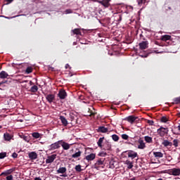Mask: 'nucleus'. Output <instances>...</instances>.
<instances>
[{
	"label": "nucleus",
	"mask_w": 180,
	"mask_h": 180,
	"mask_svg": "<svg viewBox=\"0 0 180 180\" xmlns=\"http://www.w3.org/2000/svg\"><path fill=\"white\" fill-rule=\"evenodd\" d=\"M158 180H162V179H158Z\"/></svg>",
	"instance_id": "nucleus-59"
},
{
	"label": "nucleus",
	"mask_w": 180,
	"mask_h": 180,
	"mask_svg": "<svg viewBox=\"0 0 180 180\" xmlns=\"http://www.w3.org/2000/svg\"><path fill=\"white\" fill-rule=\"evenodd\" d=\"M136 1L139 6H141L142 5H146V2H147V0H136Z\"/></svg>",
	"instance_id": "nucleus-34"
},
{
	"label": "nucleus",
	"mask_w": 180,
	"mask_h": 180,
	"mask_svg": "<svg viewBox=\"0 0 180 180\" xmlns=\"http://www.w3.org/2000/svg\"><path fill=\"white\" fill-rule=\"evenodd\" d=\"M160 122H162V123H167L168 122V118H167V117H162Z\"/></svg>",
	"instance_id": "nucleus-41"
},
{
	"label": "nucleus",
	"mask_w": 180,
	"mask_h": 180,
	"mask_svg": "<svg viewBox=\"0 0 180 180\" xmlns=\"http://www.w3.org/2000/svg\"><path fill=\"white\" fill-rule=\"evenodd\" d=\"M157 133L160 137H164V136L168 133V129L161 127L158 129Z\"/></svg>",
	"instance_id": "nucleus-4"
},
{
	"label": "nucleus",
	"mask_w": 180,
	"mask_h": 180,
	"mask_svg": "<svg viewBox=\"0 0 180 180\" xmlns=\"http://www.w3.org/2000/svg\"><path fill=\"white\" fill-rule=\"evenodd\" d=\"M126 164L128 165V169H131V168H133V162H130V160H127Z\"/></svg>",
	"instance_id": "nucleus-33"
},
{
	"label": "nucleus",
	"mask_w": 180,
	"mask_h": 180,
	"mask_svg": "<svg viewBox=\"0 0 180 180\" xmlns=\"http://www.w3.org/2000/svg\"><path fill=\"white\" fill-rule=\"evenodd\" d=\"M0 129H2V126L1 125H0Z\"/></svg>",
	"instance_id": "nucleus-57"
},
{
	"label": "nucleus",
	"mask_w": 180,
	"mask_h": 180,
	"mask_svg": "<svg viewBox=\"0 0 180 180\" xmlns=\"http://www.w3.org/2000/svg\"><path fill=\"white\" fill-rule=\"evenodd\" d=\"M121 137L123 140H129V135L126 134H122Z\"/></svg>",
	"instance_id": "nucleus-42"
},
{
	"label": "nucleus",
	"mask_w": 180,
	"mask_h": 180,
	"mask_svg": "<svg viewBox=\"0 0 180 180\" xmlns=\"http://www.w3.org/2000/svg\"><path fill=\"white\" fill-rule=\"evenodd\" d=\"M60 120L61 123L63 124V126H67L68 124V121L64 116H60Z\"/></svg>",
	"instance_id": "nucleus-21"
},
{
	"label": "nucleus",
	"mask_w": 180,
	"mask_h": 180,
	"mask_svg": "<svg viewBox=\"0 0 180 180\" xmlns=\"http://www.w3.org/2000/svg\"><path fill=\"white\" fill-rule=\"evenodd\" d=\"M176 116H178V117H180V112L176 114Z\"/></svg>",
	"instance_id": "nucleus-55"
},
{
	"label": "nucleus",
	"mask_w": 180,
	"mask_h": 180,
	"mask_svg": "<svg viewBox=\"0 0 180 180\" xmlns=\"http://www.w3.org/2000/svg\"><path fill=\"white\" fill-rule=\"evenodd\" d=\"M65 172H67V168L66 167H60L57 170L58 174H65Z\"/></svg>",
	"instance_id": "nucleus-27"
},
{
	"label": "nucleus",
	"mask_w": 180,
	"mask_h": 180,
	"mask_svg": "<svg viewBox=\"0 0 180 180\" xmlns=\"http://www.w3.org/2000/svg\"><path fill=\"white\" fill-rule=\"evenodd\" d=\"M127 153L129 158H131L132 160H134L138 155L137 152H134V150H128Z\"/></svg>",
	"instance_id": "nucleus-12"
},
{
	"label": "nucleus",
	"mask_w": 180,
	"mask_h": 180,
	"mask_svg": "<svg viewBox=\"0 0 180 180\" xmlns=\"http://www.w3.org/2000/svg\"><path fill=\"white\" fill-rule=\"evenodd\" d=\"M89 116H95V112H93L92 111L89 112Z\"/></svg>",
	"instance_id": "nucleus-48"
},
{
	"label": "nucleus",
	"mask_w": 180,
	"mask_h": 180,
	"mask_svg": "<svg viewBox=\"0 0 180 180\" xmlns=\"http://www.w3.org/2000/svg\"><path fill=\"white\" fill-rule=\"evenodd\" d=\"M103 162H105L104 158H100L98 159L96 162L94 164V168L96 169H98L99 168V165H103Z\"/></svg>",
	"instance_id": "nucleus-13"
},
{
	"label": "nucleus",
	"mask_w": 180,
	"mask_h": 180,
	"mask_svg": "<svg viewBox=\"0 0 180 180\" xmlns=\"http://www.w3.org/2000/svg\"><path fill=\"white\" fill-rule=\"evenodd\" d=\"M108 154L106 153L102 152L98 154L99 157H106Z\"/></svg>",
	"instance_id": "nucleus-45"
},
{
	"label": "nucleus",
	"mask_w": 180,
	"mask_h": 180,
	"mask_svg": "<svg viewBox=\"0 0 180 180\" xmlns=\"http://www.w3.org/2000/svg\"><path fill=\"white\" fill-rule=\"evenodd\" d=\"M98 133H108V129L105 127H98Z\"/></svg>",
	"instance_id": "nucleus-22"
},
{
	"label": "nucleus",
	"mask_w": 180,
	"mask_h": 180,
	"mask_svg": "<svg viewBox=\"0 0 180 180\" xmlns=\"http://www.w3.org/2000/svg\"><path fill=\"white\" fill-rule=\"evenodd\" d=\"M75 169L77 172H81V171H82V169H81V165H76Z\"/></svg>",
	"instance_id": "nucleus-37"
},
{
	"label": "nucleus",
	"mask_w": 180,
	"mask_h": 180,
	"mask_svg": "<svg viewBox=\"0 0 180 180\" xmlns=\"http://www.w3.org/2000/svg\"><path fill=\"white\" fill-rule=\"evenodd\" d=\"M179 144V141L178 139H174L173 141V146L174 147H176V148L178 147Z\"/></svg>",
	"instance_id": "nucleus-39"
},
{
	"label": "nucleus",
	"mask_w": 180,
	"mask_h": 180,
	"mask_svg": "<svg viewBox=\"0 0 180 180\" xmlns=\"http://www.w3.org/2000/svg\"><path fill=\"white\" fill-rule=\"evenodd\" d=\"M32 136L34 137V139H40L41 137L40 133L39 132H33Z\"/></svg>",
	"instance_id": "nucleus-32"
},
{
	"label": "nucleus",
	"mask_w": 180,
	"mask_h": 180,
	"mask_svg": "<svg viewBox=\"0 0 180 180\" xmlns=\"http://www.w3.org/2000/svg\"><path fill=\"white\" fill-rule=\"evenodd\" d=\"M28 157L30 158V160H37V153L36 152H30L28 154Z\"/></svg>",
	"instance_id": "nucleus-17"
},
{
	"label": "nucleus",
	"mask_w": 180,
	"mask_h": 180,
	"mask_svg": "<svg viewBox=\"0 0 180 180\" xmlns=\"http://www.w3.org/2000/svg\"><path fill=\"white\" fill-rule=\"evenodd\" d=\"M103 140H105V137L100 138L97 142V145L100 148H103V146L102 145V143H103Z\"/></svg>",
	"instance_id": "nucleus-25"
},
{
	"label": "nucleus",
	"mask_w": 180,
	"mask_h": 180,
	"mask_svg": "<svg viewBox=\"0 0 180 180\" xmlns=\"http://www.w3.org/2000/svg\"><path fill=\"white\" fill-rule=\"evenodd\" d=\"M37 91H39V87H37L36 85L32 86L30 90V91L32 93H36Z\"/></svg>",
	"instance_id": "nucleus-31"
},
{
	"label": "nucleus",
	"mask_w": 180,
	"mask_h": 180,
	"mask_svg": "<svg viewBox=\"0 0 180 180\" xmlns=\"http://www.w3.org/2000/svg\"><path fill=\"white\" fill-rule=\"evenodd\" d=\"M73 34L80 35L81 36V30L79 28H75V30H72Z\"/></svg>",
	"instance_id": "nucleus-30"
},
{
	"label": "nucleus",
	"mask_w": 180,
	"mask_h": 180,
	"mask_svg": "<svg viewBox=\"0 0 180 180\" xmlns=\"http://www.w3.org/2000/svg\"><path fill=\"white\" fill-rule=\"evenodd\" d=\"M153 155L155 158H157V160H158V159L162 158V157H164V153H162L161 152H153Z\"/></svg>",
	"instance_id": "nucleus-20"
},
{
	"label": "nucleus",
	"mask_w": 180,
	"mask_h": 180,
	"mask_svg": "<svg viewBox=\"0 0 180 180\" xmlns=\"http://www.w3.org/2000/svg\"><path fill=\"white\" fill-rule=\"evenodd\" d=\"M61 141H58L52 144H51L48 148L49 151H53V150H58V148H60L61 147Z\"/></svg>",
	"instance_id": "nucleus-1"
},
{
	"label": "nucleus",
	"mask_w": 180,
	"mask_h": 180,
	"mask_svg": "<svg viewBox=\"0 0 180 180\" xmlns=\"http://www.w3.org/2000/svg\"><path fill=\"white\" fill-rule=\"evenodd\" d=\"M177 129H178L179 131H180V123L179 124Z\"/></svg>",
	"instance_id": "nucleus-53"
},
{
	"label": "nucleus",
	"mask_w": 180,
	"mask_h": 180,
	"mask_svg": "<svg viewBox=\"0 0 180 180\" xmlns=\"http://www.w3.org/2000/svg\"><path fill=\"white\" fill-rule=\"evenodd\" d=\"M161 40L162 41H167L168 40H171V35H163L162 36Z\"/></svg>",
	"instance_id": "nucleus-28"
},
{
	"label": "nucleus",
	"mask_w": 180,
	"mask_h": 180,
	"mask_svg": "<svg viewBox=\"0 0 180 180\" xmlns=\"http://www.w3.org/2000/svg\"><path fill=\"white\" fill-rule=\"evenodd\" d=\"M14 171H16V167H13L11 169L5 170L0 174V176H9V175H11V174L14 172Z\"/></svg>",
	"instance_id": "nucleus-3"
},
{
	"label": "nucleus",
	"mask_w": 180,
	"mask_h": 180,
	"mask_svg": "<svg viewBox=\"0 0 180 180\" xmlns=\"http://www.w3.org/2000/svg\"><path fill=\"white\" fill-rule=\"evenodd\" d=\"M63 176H65V175H63Z\"/></svg>",
	"instance_id": "nucleus-60"
},
{
	"label": "nucleus",
	"mask_w": 180,
	"mask_h": 180,
	"mask_svg": "<svg viewBox=\"0 0 180 180\" xmlns=\"http://www.w3.org/2000/svg\"><path fill=\"white\" fill-rule=\"evenodd\" d=\"M144 140L148 144H151L153 143V137L146 136H144Z\"/></svg>",
	"instance_id": "nucleus-26"
},
{
	"label": "nucleus",
	"mask_w": 180,
	"mask_h": 180,
	"mask_svg": "<svg viewBox=\"0 0 180 180\" xmlns=\"http://www.w3.org/2000/svg\"><path fill=\"white\" fill-rule=\"evenodd\" d=\"M46 99L49 103H53L56 101V96L54 94H48L46 96Z\"/></svg>",
	"instance_id": "nucleus-11"
},
{
	"label": "nucleus",
	"mask_w": 180,
	"mask_h": 180,
	"mask_svg": "<svg viewBox=\"0 0 180 180\" xmlns=\"http://www.w3.org/2000/svg\"><path fill=\"white\" fill-rule=\"evenodd\" d=\"M6 2H8L7 4H6V5H8V4H11V2H13V0H6Z\"/></svg>",
	"instance_id": "nucleus-49"
},
{
	"label": "nucleus",
	"mask_w": 180,
	"mask_h": 180,
	"mask_svg": "<svg viewBox=\"0 0 180 180\" xmlns=\"http://www.w3.org/2000/svg\"><path fill=\"white\" fill-rule=\"evenodd\" d=\"M6 180H13V176L9 175V176H6Z\"/></svg>",
	"instance_id": "nucleus-44"
},
{
	"label": "nucleus",
	"mask_w": 180,
	"mask_h": 180,
	"mask_svg": "<svg viewBox=\"0 0 180 180\" xmlns=\"http://www.w3.org/2000/svg\"><path fill=\"white\" fill-rule=\"evenodd\" d=\"M56 158H57L56 154L49 155V156H48L47 159L46 160V163L51 164V162H54V160H56Z\"/></svg>",
	"instance_id": "nucleus-8"
},
{
	"label": "nucleus",
	"mask_w": 180,
	"mask_h": 180,
	"mask_svg": "<svg viewBox=\"0 0 180 180\" xmlns=\"http://www.w3.org/2000/svg\"><path fill=\"white\" fill-rule=\"evenodd\" d=\"M162 144L164 146V147H172L173 145L172 142H170L167 139H163Z\"/></svg>",
	"instance_id": "nucleus-18"
},
{
	"label": "nucleus",
	"mask_w": 180,
	"mask_h": 180,
	"mask_svg": "<svg viewBox=\"0 0 180 180\" xmlns=\"http://www.w3.org/2000/svg\"><path fill=\"white\" fill-rule=\"evenodd\" d=\"M34 180H41V178H40V177H36V178L34 179Z\"/></svg>",
	"instance_id": "nucleus-52"
},
{
	"label": "nucleus",
	"mask_w": 180,
	"mask_h": 180,
	"mask_svg": "<svg viewBox=\"0 0 180 180\" xmlns=\"http://www.w3.org/2000/svg\"><path fill=\"white\" fill-rule=\"evenodd\" d=\"M129 180H136V177H134V178H132V179H131Z\"/></svg>",
	"instance_id": "nucleus-56"
},
{
	"label": "nucleus",
	"mask_w": 180,
	"mask_h": 180,
	"mask_svg": "<svg viewBox=\"0 0 180 180\" xmlns=\"http://www.w3.org/2000/svg\"><path fill=\"white\" fill-rule=\"evenodd\" d=\"M65 13H66V14L72 13V10H71V9H67V10H65Z\"/></svg>",
	"instance_id": "nucleus-46"
},
{
	"label": "nucleus",
	"mask_w": 180,
	"mask_h": 180,
	"mask_svg": "<svg viewBox=\"0 0 180 180\" xmlns=\"http://www.w3.org/2000/svg\"><path fill=\"white\" fill-rule=\"evenodd\" d=\"M9 77V75L5 71H1L0 72V78L1 79H5V78H8Z\"/></svg>",
	"instance_id": "nucleus-23"
},
{
	"label": "nucleus",
	"mask_w": 180,
	"mask_h": 180,
	"mask_svg": "<svg viewBox=\"0 0 180 180\" xmlns=\"http://www.w3.org/2000/svg\"><path fill=\"white\" fill-rule=\"evenodd\" d=\"M169 175H173L174 176H179L180 175V169L172 168L167 170Z\"/></svg>",
	"instance_id": "nucleus-2"
},
{
	"label": "nucleus",
	"mask_w": 180,
	"mask_h": 180,
	"mask_svg": "<svg viewBox=\"0 0 180 180\" xmlns=\"http://www.w3.org/2000/svg\"><path fill=\"white\" fill-rule=\"evenodd\" d=\"M58 96L60 99H65L67 98V92L64 89H60L58 94Z\"/></svg>",
	"instance_id": "nucleus-9"
},
{
	"label": "nucleus",
	"mask_w": 180,
	"mask_h": 180,
	"mask_svg": "<svg viewBox=\"0 0 180 180\" xmlns=\"http://www.w3.org/2000/svg\"><path fill=\"white\" fill-rule=\"evenodd\" d=\"M6 82H7V81H4V82H0V86H1L3 84H6Z\"/></svg>",
	"instance_id": "nucleus-51"
},
{
	"label": "nucleus",
	"mask_w": 180,
	"mask_h": 180,
	"mask_svg": "<svg viewBox=\"0 0 180 180\" xmlns=\"http://www.w3.org/2000/svg\"><path fill=\"white\" fill-rule=\"evenodd\" d=\"M96 157V155L95 153H91L88 155H86L84 158V160H86V161H94Z\"/></svg>",
	"instance_id": "nucleus-16"
},
{
	"label": "nucleus",
	"mask_w": 180,
	"mask_h": 180,
	"mask_svg": "<svg viewBox=\"0 0 180 180\" xmlns=\"http://www.w3.org/2000/svg\"><path fill=\"white\" fill-rule=\"evenodd\" d=\"M30 84H33V82H32V81H30Z\"/></svg>",
	"instance_id": "nucleus-58"
},
{
	"label": "nucleus",
	"mask_w": 180,
	"mask_h": 180,
	"mask_svg": "<svg viewBox=\"0 0 180 180\" xmlns=\"http://www.w3.org/2000/svg\"><path fill=\"white\" fill-rule=\"evenodd\" d=\"M139 48L141 50H146V49L148 48V41H143L141 43H139Z\"/></svg>",
	"instance_id": "nucleus-14"
},
{
	"label": "nucleus",
	"mask_w": 180,
	"mask_h": 180,
	"mask_svg": "<svg viewBox=\"0 0 180 180\" xmlns=\"http://www.w3.org/2000/svg\"><path fill=\"white\" fill-rule=\"evenodd\" d=\"M118 20L120 22L122 20V14L119 15V19Z\"/></svg>",
	"instance_id": "nucleus-50"
},
{
	"label": "nucleus",
	"mask_w": 180,
	"mask_h": 180,
	"mask_svg": "<svg viewBox=\"0 0 180 180\" xmlns=\"http://www.w3.org/2000/svg\"><path fill=\"white\" fill-rule=\"evenodd\" d=\"M69 117L70 119V121L72 122L73 123H78L77 119L78 116H77V112H71L69 114Z\"/></svg>",
	"instance_id": "nucleus-5"
},
{
	"label": "nucleus",
	"mask_w": 180,
	"mask_h": 180,
	"mask_svg": "<svg viewBox=\"0 0 180 180\" xmlns=\"http://www.w3.org/2000/svg\"><path fill=\"white\" fill-rule=\"evenodd\" d=\"M82 154V152L79 149L77 148L75 154L72 155V158H79V157Z\"/></svg>",
	"instance_id": "nucleus-19"
},
{
	"label": "nucleus",
	"mask_w": 180,
	"mask_h": 180,
	"mask_svg": "<svg viewBox=\"0 0 180 180\" xmlns=\"http://www.w3.org/2000/svg\"><path fill=\"white\" fill-rule=\"evenodd\" d=\"M60 141H62V143H60V146H62L63 150H70V148H71V144H69L67 142H64L63 140H60Z\"/></svg>",
	"instance_id": "nucleus-15"
},
{
	"label": "nucleus",
	"mask_w": 180,
	"mask_h": 180,
	"mask_svg": "<svg viewBox=\"0 0 180 180\" xmlns=\"http://www.w3.org/2000/svg\"><path fill=\"white\" fill-rule=\"evenodd\" d=\"M6 157V152L0 153V160H4Z\"/></svg>",
	"instance_id": "nucleus-40"
},
{
	"label": "nucleus",
	"mask_w": 180,
	"mask_h": 180,
	"mask_svg": "<svg viewBox=\"0 0 180 180\" xmlns=\"http://www.w3.org/2000/svg\"><path fill=\"white\" fill-rule=\"evenodd\" d=\"M26 74H30L31 72H33V68L32 67H27L25 70Z\"/></svg>",
	"instance_id": "nucleus-36"
},
{
	"label": "nucleus",
	"mask_w": 180,
	"mask_h": 180,
	"mask_svg": "<svg viewBox=\"0 0 180 180\" xmlns=\"http://www.w3.org/2000/svg\"><path fill=\"white\" fill-rule=\"evenodd\" d=\"M12 157H13V158H18V153H13L12 154Z\"/></svg>",
	"instance_id": "nucleus-47"
},
{
	"label": "nucleus",
	"mask_w": 180,
	"mask_h": 180,
	"mask_svg": "<svg viewBox=\"0 0 180 180\" xmlns=\"http://www.w3.org/2000/svg\"><path fill=\"white\" fill-rule=\"evenodd\" d=\"M4 137L6 141H11V140H12V136L8 133H5Z\"/></svg>",
	"instance_id": "nucleus-24"
},
{
	"label": "nucleus",
	"mask_w": 180,
	"mask_h": 180,
	"mask_svg": "<svg viewBox=\"0 0 180 180\" xmlns=\"http://www.w3.org/2000/svg\"><path fill=\"white\" fill-rule=\"evenodd\" d=\"M147 124H149L150 126H154V121L148 120L147 121Z\"/></svg>",
	"instance_id": "nucleus-43"
},
{
	"label": "nucleus",
	"mask_w": 180,
	"mask_h": 180,
	"mask_svg": "<svg viewBox=\"0 0 180 180\" xmlns=\"http://www.w3.org/2000/svg\"><path fill=\"white\" fill-rule=\"evenodd\" d=\"M110 1L111 0H99L98 2L101 4V5H103L104 8H109L110 6Z\"/></svg>",
	"instance_id": "nucleus-7"
},
{
	"label": "nucleus",
	"mask_w": 180,
	"mask_h": 180,
	"mask_svg": "<svg viewBox=\"0 0 180 180\" xmlns=\"http://www.w3.org/2000/svg\"><path fill=\"white\" fill-rule=\"evenodd\" d=\"M68 67H70V65H69V64H66V65H65V68H66V70H67V68H68Z\"/></svg>",
	"instance_id": "nucleus-54"
},
{
	"label": "nucleus",
	"mask_w": 180,
	"mask_h": 180,
	"mask_svg": "<svg viewBox=\"0 0 180 180\" xmlns=\"http://www.w3.org/2000/svg\"><path fill=\"white\" fill-rule=\"evenodd\" d=\"M138 148L139 150H144V148H146V143H144V141L143 139H141V138H140L139 140H138Z\"/></svg>",
	"instance_id": "nucleus-10"
},
{
	"label": "nucleus",
	"mask_w": 180,
	"mask_h": 180,
	"mask_svg": "<svg viewBox=\"0 0 180 180\" xmlns=\"http://www.w3.org/2000/svg\"><path fill=\"white\" fill-rule=\"evenodd\" d=\"M139 117L134 116V115H129L124 119V120H126L127 122H129V123H131V124H133L136 120H137Z\"/></svg>",
	"instance_id": "nucleus-6"
},
{
	"label": "nucleus",
	"mask_w": 180,
	"mask_h": 180,
	"mask_svg": "<svg viewBox=\"0 0 180 180\" xmlns=\"http://www.w3.org/2000/svg\"><path fill=\"white\" fill-rule=\"evenodd\" d=\"M112 139L114 141H119V136L117 134L112 135Z\"/></svg>",
	"instance_id": "nucleus-38"
},
{
	"label": "nucleus",
	"mask_w": 180,
	"mask_h": 180,
	"mask_svg": "<svg viewBox=\"0 0 180 180\" xmlns=\"http://www.w3.org/2000/svg\"><path fill=\"white\" fill-rule=\"evenodd\" d=\"M173 101H174V103H172L173 105H178L180 103V97L174 98Z\"/></svg>",
	"instance_id": "nucleus-35"
},
{
	"label": "nucleus",
	"mask_w": 180,
	"mask_h": 180,
	"mask_svg": "<svg viewBox=\"0 0 180 180\" xmlns=\"http://www.w3.org/2000/svg\"><path fill=\"white\" fill-rule=\"evenodd\" d=\"M111 148H112V145H110V143H109V142H107L104 145V150H107V151H110Z\"/></svg>",
	"instance_id": "nucleus-29"
}]
</instances>
